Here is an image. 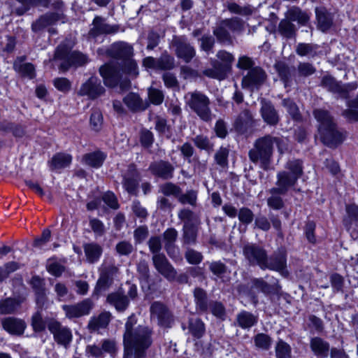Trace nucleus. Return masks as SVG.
I'll return each instance as SVG.
<instances>
[{
  "label": "nucleus",
  "mask_w": 358,
  "mask_h": 358,
  "mask_svg": "<svg viewBox=\"0 0 358 358\" xmlns=\"http://www.w3.org/2000/svg\"><path fill=\"white\" fill-rule=\"evenodd\" d=\"M136 317L132 315L128 317L125 323V331L123 335L124 357L123 358H143L145 351L152 343V329L148 326L138 325Z\"/></svg>",
  "instance_id": "obj_1"
},
{
  "label": "nucleus",
  "mask_w": 358,
  "mask_h": 358,
  "mask_svg": "<svg viewBox=\"0 0 358 358\" xmlns=\"http://www.w3.org/2000/svg\"><path fill=\"white\" fill-rule=\"evenodd\" d=\"M123 73L133 77L138 75L137 63L131 57L123 62L122 68L113 63L105 64L99 68V73L104 84L110 87H114L118 84Z\"/></svg>",
  "instance_id": "obj_2"
},
{
  "label": "nucleus",
  "mask_w": 358,
  "mask_h": 358,
  "mask_svg": "<svg viewBox=\"0 0 358 358\" xmlns=\"http://www.w3.org/2000/svg\"><path fill=\"white\" fill-rule=\"evenodd\" d=\"M275 141H278L277 137L271 135L256 139L253 148L248 152L250 160L259 164L264 170H268L272 161Z\"/></svg>",
  "instance_id": "obj_3"
},
{
  "label": "nucleus",
  "mask_w": 358,
  "mask_h": 358,
  "mask_svg": "<svg viewBox=\"0 0 358 358\" xmlns=\"http://www.w3.org/2000/svg\"><path fill=\"white\" fill-rule=\"evenodd\" d=\"M186 105L195 113L201 120L210 122L213 118L210 108V99L203 93L195 90L189 92L185 96Z\"/></svg>",
  "instance_id": "obj_4"
},
{
  "label": "nucleus",
  "mask_w": 358,
  "mask_h": 358,
  "mask_svg": "<svg viewBox=\"0 0 358 358\" xmlns=\"http://www.w3.org/2000/svg\"><path fill=\"white\" fill-rule=\"evenodd\" d=\"M55 61H60L59 69L66 71L71 66H82L87 63L86 55L77 51H71V48L62 43L57 48L54 56Z\"/></svg>",
  "instance_id": "obj_5"
},
{
  "label": "nucleus",
  "mask_w": 358,
  "mask_h": 358,
  "mask_svg": "<svg viewBox=\"0 0 358 358\" xmlns=\"http://www.w3.org/2000/svg\"><path fill=\"white\" fill-rule=\"evenodd\" d=\"M99 271V277L94 288V292L97 294L107 290L113 285L115 278L119 274L120 270L115 264V260L108 258L103 260Z\"/></svg>",
  "instance_id": "obj_6"
},
{
  "label": "nucleus",
  "mask_w": 358,
  "mask_h": 358,
  "mask_svg": "<svg viewBox=\"0 0 358 358\" xmlns=\"http://www.w3.org/2000/svg\"><path fill=\"white\" fill-rule=\"evenodd\" d=\"M118 352L117 343L113 338L102 339L99 344H91L86 346L85 355L87 357L103 358L105 354L115 358Z\"/></svg>",
  "instance_id": "obj_7"
},
{
  "label": "nucleus",
  "mask_w": 358,
  "mask_h": 358,
  "mask_svg": "<svg viewBox=\"0 0 358 358\" xmlns=\"http://www.w3.org/2000/svg\"><path fill=\"white\" fill-rule=\"evenodd\" d=\"M243 255L250 266H259L264 270L268 254L266 250L255 243H247L243 247Z\"/></svg>",
  "instance_id": "obj_8"
},
{
  "label": "nucleus",
  "mask_w": 358,
  "mask_h": 358,
  "mask_svg": "<svg viewBox=\"0 0 358 358\" xmlns=\"http://www.w3.org/2000/svg\"><path fill=\"white\" fill-rule=\"evenodd\" d=\"M150 319L164 328L171 327L174 319L173 314L163 303L153 302L150 308Z\"/></svg>",
  "instance_id": "obj_9"
},
{
  "label": "nucleus",
  "mask_w": 358,
  "mask_h": 358,
  "mask_svg": "<svg viewBox=\"0 0 358 358\" xmlns=\"http://www.w3.org/2000/svg\"><path fill=\"white\" fill-rule=\"evenodd\" d=\"M48 328L53 335L55 342L67 349L73 339L71 330L59 322L52 320L48 323Z\"/></svg>",
  "instance_id": "obj_10"
},
{
  "label": "nucleus",
  "mask_w": 358,
  "mask_h": 358,
  "mask_svg": "<svg viewBox=\"0 0 358 358\" xmlns=\"http://www.w3.org/2000/svg\"><path fill=\"white\" fill-rule=\"evenodd\" d=\"M94 303L90 299H85L74 304H64L62 306L66 318L73 320L79 318L90 313Z\"/></svg>",
  "instance_id": "obj_11"
},
{
  "label": "nucleus",
  "mask_w": 358,
  "mask_h": 358,
  "mask_svg": "<svg viewBox=\"0 0 358 358\" xmlns=\"http://www.w3.org/2000/svg\"><path fill=\"white\" fill-rule=\"evenodd\" d=\"M318 131L322 143L330 148L337 147L346 137V133L336 129V123L324 129H318Z\"/></svg>",
  "instance_id": "obj_12"
},
{
  "label": "nucleus",
  "mask_w": 358,
  "mask_h": 358,
  "mask_svg": "<svg viewBox=\"0 0 358 358\" xmlns=\"http://www.w3.org/2000/svg\"><path fill=\"white\" fill-rule=\"evenodd\" d=\"M105 91L101 80L97 77L92 76L81 85L77 94L80 96H87L90 99H96L103 95Z\"/></svg>",
  "instance_id": "obj_13"
},
{
  "label": "nucleus",
  "mask_w": 358,
  "mask_h": 358,
  "mask_svg": "<svg viewBox=\"0 0 358 358\" xmlns=\"http://www.w3.org/2000/svg\"><path fill=\"white\" fill-rule=\"evenodd\" d=\"M152 263L155 269L169 281H173L177 277V271L164 255H153Z\"/></svg>",
  "instance_id": "obj_14"
},
{
  "label": "nucleus",
  "mask_w": 358,
  "mask_h": 358,
  "mask_svg": "<svg viewBox=\"0 0 358 358\" xmlns=\"http://www.w3.org/2000/svg\"><path fill=\"white\" fill-rule=\"evenodd\" d=\"M141 177L136 166L129 164L125 172L122 173V184L124 189L130 194H136Z\"/></svg>",
  "instance_id": "obj_15"
},
{
  "label": "nucleus",
  "mask_w": 358,
  "mask_h": 358,
  "mask_svg": "<svg viewBox=\"0 0 358 358\" xmlns=\"http://www.w3.org/2000/svg\"><path fill=\"white\" fill-rule=\"evenodd\" d=\"M266 78V73L261 68L255 67L243 78L242 86L251 91L258 90L264 83Z\"/></svg>",
  "instance_id": "obj_16"
},
{
  "label": "nucleus",
  "mask_w": 358,
  "mask_h": 358,
  "mask_svg": "<svg viewBox=\"0 0 358 358\" xmlns=\"http://www.w3.org/2000/svg\"><path fill=\"white\" fill-rule=\"evenodd\" d=\"M298 179L287 171H280L277 174L276 187L271 188L269 192L271 194H285L296 183Z\"/></svg>",
  "instance_id": "obj_17"
},
{
  "label": "nucleus",
  "mask_w": 358,
  "mask_h": 358,
  "mask_svg": "<svg viewBox=\"0 0 358 358\" xmlns=\"http://www.w3.org/2000/svg\"><path fill=\"white\" fill-rule=\"evenodd\" d=\"M172 45L175 48L176 55L178 58L188 63L195 56L196 51L184 38H173Z\"/></svg>",
  "instance_id": "obj_18"
},
{
  "label": "nucleus",
  "mask_w": 358,
  "mask_h": 358,
  "mask_svg": "<svg viewBox=\"0 0 358 358\" xmlns=\"http://www.w3.org/2000/svg\"><path fill=\"white\" fill-rule=\"evenodd\" d=\"M106 54L111 57L125 61L133 57L134 48L128 43L119 41L113 43L107 49Z\"/></svg>",
  "instance_id": "obj_19"
},
{
  "label": "nucleus",
  "mask_w": 358,
  "mask_h": 358,
  "mask_svg": "<svg viewBox=\"0 0 358 358\" xmlns=\"http://www.w3.org/2000/svg\"><path fill=\"white\" fill-rule=\"evenodd\" d=\"M259 110L261 116L265 123L270 126H275L280 121V116L273 104L265 99L260 101Z\"/></svg>",
  "instance_id": "obj_20"
},
{
  "label": "nucleus",
  "mask_w": 358,
  "mask_h": 358,
  "mask_svg": "<svg viewBox=\"0 0 358 358\" xmlns=\"http://www.w3.org/2000/svg\"><path fill=\"white\" fill-rule=\"evenodd\" d=\"M287 259L286 253L284 250H279L278 252L273 254L266 262L264 269H270L278 271L282 275L287 274L286 271Z\"/></svg>",
  "instance_id": "obj_21"
},
{
  "label": "nucleus",
  "mask_w": 358,
  "mask_h": 358,
  "mask_svg": "<svg viewBox=\"0 0 358 358\" xmlns=\"http://www.w3.org/2000/svg\"><path fill=\"white\" fill-rule=\"evenodd\" d=\"M149 170L154 176L166 180L173 177L174 167L169 162L160 160L151 163Z\"/></svg>",
  "instance_id": "obj_22"
},
{
  "label": "nucleus",
  "mask_w": 358,
  "mask_h": 358,
  "mask_svg": "<svg viewBox=\"0 0 358 358\" xmlns=\"http://www.w3.org/2000/svg\"><path fill=\"white\" fill-rule=\"evenodd\" d=\"M1 326L10 334L16 336L23 334L27 327L24 320L11 317L3 318Z\"/></svg>",
  "instance_id": "obj_23"
},
{
  "label": "nucleus",
  "mask_w": 358,
  "mask_h": 358,
  "mask_svg": "<svg viewBox=\"0 0 358 358\" xmlns=\"http://www.w3.org/2000/svg\"><path fill=\"white\" fill-rule=\"evenodd\" d=\"M106 301L119 312L124 311L129 304V299L127 296L120 290L109 294L107 296Z\"/></svg>",
  "instance_id": "obj_24"
},
{
  "label": "nucleus",
  "mask_w": 358,
  "mask_h": 358,
  "mask_svg": "<svg viewBox=\"0 0 358 358\" xmlns=\"http://www.w3.org/2000/svg\"><path fill=\"white\" fill-rule=\"evenodd\" d=\"M254 123L255 120L252 114L248 110H244L235 120L234 127L238 131L243 133L252 127Z\"/></svg>",
  "instance_id": "obj_25"
},
{
  "label": "nucleus",
  "mask_w": 358,
  "mask_h": 358,
  "mask_svg": "<svg viewBox=\"0 0 358 358\" xmlns=\"http://www.w3.org/2000/svg\"><path fill=\"white\" fill-rule=\"evenodd\" d=\"M60 19L57 13H47L41 16L32 25L34 31H39L49 26L55 24Z\"/></svg>",
  "instance_id": "obj_26"
},
{
  "label": "nucleus",
  "mask_w": 358,
  "mask_h": 358,
  "mask_svg": "<svg viewBox=\"0 0 358 358\" xmlns=\"http://www.w3.org/2000/svg\"><path fill=\"white\" fill-rule=\"evenodd\" d=\"M111 319V314L109 312H102L97 317H93L88 323V329L92 331H98L108 327Z\"/></svg>",
  "instance_id": "obj_27"
},
{
  "label": "nucleus",
  "mask_w": 358,
  "mask_h": 358,
  "mask_svg": "<svg viewBox=\"0 0 358 358\" xmlns=\"http://www.w3.org/2000/svg\"><path fill=\"white\" fill-rule=\"evenodd\" d=\"M93 28L90 31V34L96 36L102 34H111L116 31L113 27L104 23V20L100 16H96L92 22Z\"/></svg>",
  "instance_id": "obj_28"
},
{
  "label": "nucleus",
  "mask_w": 358,
  "mask_h": 358,
  "mask_svg": "<svg viewBox=\"0 0 358 358\" xmlns=\"http://www.w3.org/2000/svg\"><path fill=\"white\" fill-rule=\"evenodd\" d=\"M83 249L87 261L90 264L96 262L102 255L103 249L96 243H89L83 245Z\"/></svg>",
  "instance_id": "obj_29"
},
{
  "label": "nucleus",
  "mask_w": 358,
  "mask_h": 358,
  "mask_svg": "<svg viewBox=\"0 0 358 358\" xmlns=\"http://www.w3.org/2000/svg\"><path fill=\"white\" fill-rule=\"evenodd\" d=\"M71 162V155L59 152L55 155L48 163L52 170H57L68 167Z\"/></svg>",
  "instance_id": "obj_30"
},
{
  "label": "nucleus",
  "mask_w": 358,
  "mask_h": 358,
  "mask_svg": "<svg viewBox=\"0 0 358 358\" xmlns=\"http://www.w3.org/2000/svg\"><path fill=\"white\" fill-rule=\"evenodd\" d=\"M22 301L16 298H6L0 300V314L9 315L14 313L20 307Z\"/></svg>",
  "instance_id": "obj_31"
},
{
  "label": "nucleus",
  "mask_w": 358,
  "mask_h": 358,
  "mask_svg": "<svg viewBox=\"0 0 358 358\" xmlns=\"http://www.w3.org/2000/svg\"><path fill=\"white\" fill-rule=\"evenodd\" d=\"M310 347L316 356L327 357L329 350V344L320 337L310 339Z\"/></svg>",
  "instance_id": "obj_32"
},
{
  "label": "nucleus",
  "mask_w": 358,
  "mask_h": 358,
  "mask_svg": "<svg viewBox=\"0 0 358 358\" xmlns=\"http://www.w3.org/2000/svg\"><path fill=\"white\" fill-rule=\"evenodd\" d=\"M123 101L131 111L143 110L146 108L139 95L134 92L129 93L125 96Z\"/></svg>",
  "instance_id": "obj_33"
},
{
  "label": "nucleus",
  "mask_w": 358,
  "mask_h": 358,
  "mask_svg": "<svg viewBox=\"0 0 358 358\" xmlns=\"http://www.w3.org/2000/svg\"><path fill=\"white\" fill-rule=\"evenodd\" d=\"M105 158L106 155L103 152L96 151L84 155L83 162L90 166L98 168L102 165Z\"/></svg>",
  "instance_id": "obj_34"
},
{
  "label": "nucleus",
  "mask_w": 358,
  "mask_h": 358,
  "mask_svg": "<svg viewBox=\"0 0 358 358\" xmlns=\"http://www.w3.org/2000/svg\"><path fill=\"white\" fill-rule=\"evenodd\" d=\"M285 17L291 22H297L305 24L309 20L306 13L302 11L298 7H292L285 13Z\"/></svg>",
  "instance_id": "obj_35"
},
{
  "label": "nucleus",
  "mask_w": 358,
  "mask_h": 358,
  "mask_svg": "<svg viewBox=\"0 0 358 358\" xmlns=\"http://www.w3.org/2000/svg\"><path fill=\"white\" fill-rule=\"evenodd\" d=\"M203 74L207 77L222 80L226 78L227 67L226 66H222V64L218 62H215L213 68L204 70Z\"/></svg>",
  "instance_id": "obj_36"
},
{
  "label": "nucleus",
  "mask_w": 358,
  "mask_h": 358,
  "mask_svg": "<svg viewBox=\"0 0 358 358\" xmlns=\"http://www.w3.org/2000/svg\"><path fill=\"white\" fill-rule=\"evenodd\" d=\"M236 322L241 328L248 329L257 322V317L251 313L243 310L237 315Z\"/></svg>",
  "instance_id": "obj_37"
},
{
  "label": "nucleus",
  "mask_w": 358,
  "mask_h": 358,
  "mask_svg": "<svg viewBox=\"0 0 358 358\" xmlns=\"http://www.w3.org/2000/svg\"><path fill=\"white\" fill-rule=\"evenodd\" d=\"M313 115L317 121L319 122L318 129H324L330 125H333L335 122L334 118L331 116L329 113L323 109H315L313 111Z\"/></svg>",
  "instance_id": "obj_38"
},
{
  "label": "nucleus",
  "mask_w": 358,
  "mask_h": 358,
  "mask_svg": "<svg viewBox=\"0 0 358 358\" xmlns=\"http://www.w3.org/2000/svg\"><path fill=\"white\" fill-rule=\"evenodd\" d=\"M178 218L183 222V227L198 226L199 218L192 210L183 208L178 212Z\"/></svg>",
  "instance_id": "obj_39"
},
{
  "label": "nucleus",
  "mask_w": 358,
  "mask_h": 358,
  "mask_svg": "<svg viewBox=\"0 0 358 358\" xmlns=\"http://www.w3.org/2000/svg\"><path fill=\"white\" fill-rule=\"evenodd\" d=\"M316 16L318 27L322 31H326L332 25V17L330 13L324 9H316Z\"/></svg>",
  "instance_id": "obj_40"
},
{
  "label": "nucleus",
  "mask_w": 358,
  "mask_h": 358,
  "mask_svg": "<svg viewBox=\"0 0 358 358\" xmlns=\"http://www.w3.org/2000/svg\"><path fill=\"white\" fill-rule=\"evenodd\" d=\"M319 46L317 44L300 43L296 46V52L301 57H314Z\"/></svg>",
  "instance_id": "obj_41"
},
{
  "label": "nucleus",
  "mask_w": 358,
  "mask_h": 358,
  "mask_svg": "<svg viewBox=\"0 0 358 358\" xmlns=\"http://www.w3.org/2000/svg\"><path fill=\"white\" fill-rule=\"evenodd\" d=\"M189 332L196 338H200L205 333V324L199 318H191L189 320Z\"/></svg>",
  "instance_id": "obj_42"
},
{
  "label": "nucleus",
  "mask_w": 358,
  "mask_h": 358,
  "mask_svg": "<svg viewBox=\"0 0 358 358\" xmlns=\"http://www.w3.org/2000/svg\"><path fill=\"white\" fill-rule=\"evenodd\" d=\"M278 30L283 37L292 38L295 36L296 29L295 25L285 17L280 22Z\"/></svg>",
  "instance_id": "obj_43"
},
{
  "label": "nucleus",
  "mask_w": 358,
  "mask_h": 358,
  "mask_svg": "<svg viewBox=\"0 0 358 358\" xmlns=\"http://www.w3.org/2000/svg\"><path fill=\"white\" fill-rule=\"evenodd\" d=\"M274 67L280 77V79L283 81L285 87H287L289 86L292 77V72L289 67L283 62H276Z\"/></svg>",
  "instance_id": "obj_44"
},
{
  "label": "nucleus",
  "mask_w": 358,
  "mask_h": 358,
  "mask_svg": "<svg viewBox=\"0 0 358 358\" xmlns=\"http://www.w3.org/2000/svg\"><path fill=\"white\" fill-rule=\"evenodd\" d=\"M252 287L259 289L264 294H269L273 290H275L279 287L278 284L276 282H273L272 284H268L262 278H254L252 280Z\"/></svg>",
  "instance_id": "obj_45"
},
{
  "label": "nucleus",
  "mask_w": 358,
  "mask_h": 358,
  "mask_svg": "<svg viewBox=\"0 0 358 358\" xmlns=\"http://www.w3.org/2000/svg\"><path fill=\"white\" fill-rule=\"evenodd\" d=\"M227 10L234 14H238L243 16L250 15L253 12V9L250 5L241 6L235 2H228L226 4Z\"/></svg>",
  "instance_id": "obj_46"
},
{
  "label": "nucleus",
  "mask_w": 358,
  "mask_h": 358,
  "mask_svg": "<svg viewBox=\"0 0 358 358\" xmlns=\"http://www.w3.org/2000/svg\"><path fill=\"white\" fill-rule=\"evenodd\" d=\"M182 240L185 244L194 245L196 242L198 226L183 227Z\"/></svg>",
  "instance_id": "obj_47"
},
{
  "label": "nucleus",
  "mask_w": 358,
  "mask_h": 358,
  "mask_svg": "<svg viewBox=\"0 0 358 358\" xmlns=\"http://www.w3.org/2000/svg\"><path fill=\"white\" fill-rule=\"evenodd\" d=\"M20 268V264L14 261L5 263L0 266V282L8 278L9 275Z\"/></svg>",
  "instance_id": "obj_48"
},
{
  "label": "nucleus",
  "mask_w": 358,
  "mask_h": 358,
  "mask_svg": "<svg viewBox=\"0 0 358 358\" xmlns=\"http://www.w3.org/2000/svg\"><path fill=\"white\" fill-rule=\"evenodd\" d=\"M321 85L327 88L329 91L336 94H339V92L342 90L341 83L338 82L331 76H324L321 81Z\"/></svg>",
  "instance_id": "obj_49"
},
{
  "label": "nucleus",
  "mask_w": 358,
  "mask_h": 358,
  "mask_svg": "<svg viewBox=\"0 0 358 358\" xmlns=\"http://www.w3.org/2000/svg\"><path fill=\"white\" fill-rule=\"evenodd\" d=\"M22 60L15 61L13 67L15 71L21 73L23 76L32 78L35 76V69L30 63H22Z\"/></svg>",
  "instance_id": "obj_50"
},
{
  "label": "nucleus",
  "mask_w": 358,
  "mask_h": 358,
  "mask_svg": "<svg viewBox=\"0 0 358 358\" xmlns=\"http://www.w3.org/2000/svg\"><path fill=\"white\" fill-rule=\"evenodd\" d=\"M194 301L198 309L206 311L208 308L207 294L201 288H196L194 291Z\"/></svg>",
  "instance_id": "obj_51"
},
{
  "label": "nucleus",
  "mask_w": 358,
  "mask_h": 358,
  "mask_svg": "<svg viewBox=\"0 0 358 358\" xmlns=\"http://www.w3.org/2000/svg\"><path fill=\"white\" fill-rule=\"evenodd\" d=\"M255 345L261 350H268L270 349L272 344L271 338L265 334L259 333L254 337Z\"/></svg>",
  "instance_id": "obj_52"
},
{
  "label": "nucleus",
  "mask_w": 358,
  "mask_h": 358,
  "mask_svg": "<svg viewBox=\"0 0 358 358\" xmlns=\"http://www.w3.org/2000/svg\"><path fill=\"white\" fill-rule=\"evenodd\" d=\"M222 22L223 25L232 32H240L243 30L244 22L238 17L225 19Z\"/></svg>",
  "instance_id": "obj_53"
},
{
  "label": "nucleus",
  "mask_w": 358,
  "mask_h": 358,
  "mask_svg": "<svg viewBox=\"0 0 358 358\" xmlns=\"http://www.w3.org/2000/svg\"><path fill=\"white\" fill-rule=\"evenodd\" d=\"M285 169L290 175L299 178L303 174L302 162L299 159L289 160L285 164Z\"/></svg>",
  "instance_id": "obj_54"
},
{
  "label": "nucleus",
  "mask_w": 358,
  "mask_h": 358,
  "mask_svg": "<svg viewBox=\"0 0 358 358\" xmlns=\"http://www.w3.org/2000/svg\"><path fill=\"white\" fill-rule=\"evenodd\" d=\"M291 350L289 344L282 340L278 341L275 348L276 358H291Z\"/></svg>",
  "instance_id": "obj_55"
},
{
  "label": "nucleus",
  "mask_w": 358,
  "mask_h": 358,
  "mask_svg": "<svg viewBox=\"0 0 358 358\" xmlns=\"http://www.w3.org/2000/svg\"><path fill=\"white\" fill-rule=\"evenodd\" d=\"M158 69L170 70L175 66V60L173 57L166 52L163 53L162 56L157 59Z\"/></svg>",
  "instance_id": "obj_56"
},
{
  "label": "nucleus",
  "mask_w": 358,
  "mask_h": 358,
  "mask_svg": "<svg viewBox=\"0 0 358 358\" xmlns=\"http://www.w3.org/2000/svg\"><path fill=\"white\" fill-rule=\"evenodd\" d=\"M227 29L228 28L223 25V22L222 20L219 23L217 27L213 30V34L218 41L224 43L229 42L231 41V36Z\"/></svg>",
  "instance_id": "obj_57"
},
{
  "label": "nucleus",
  "mask_w": 358,
  "mask_h": 358,
  "mask_svg": "<svg viewBox=\"0 0 358 358\" xmlns=\"http://www.w3.org/2000/svg\"><path fill=\"white\" fill-rule=\"evenodd\" d=\"M282 106L286 108L287 111L292 116V117L298 121L301 120V114L296 104L289 99L282 100Z\"/></svg>",
  "instance_id": "obj_58"
},
{
  "label": "nucleus",
  "mask_w": 358,
  "mask_h": 358,
  "mask_svg": "<svg viewBox=\"0 0 358 358\" xmlns=\"http://www.w3.org/2000/svg\"><path fill=\"white\" fill-rule=\"evenodd\" d=\"M194 145L199 149L206 151H211L213 148V144L210 143L207 136L203 135L196 136L193 139Z\"/></svg>",
  "instance_id": "obj_59"
},
{
  "label": "nucleus",
  "mask_w": 358,
  "mask_h": 358,
  "mask_svg": "<svg viewBox=\"0 0 358 358\" xmlns=\"http://www.w3.org/2000/svg\"><path fill=\"white\" fill-rule=\"evenodd\" d=\"M115 250L121 256H129L134 251V246L129 241H122L116 244Z\"/></svg>",
  "instance_id": "obj_60"
},
{
  "label": "nucleus",
  "mask_w": 358,
  "mask_h": 358,
  "mask_svg": "<svg viewBox=\"0 0 358 358\" xmlns=\"http://www.w3.org/2000/svg\"><path fill=\"white\" fill-rule=\"evenodd\" d=\"M178 201L182 204H189L190 206H196L197 194L194 190L187 191L185 194H179Z\"/></svg>",
  "instance_id": "obj_61"
},
{
  "label": "nucleus",
  "mask_w": 358,
  "mask_h": 358,
  "mask_svg": "<svg viewBox=\"0 0 358 358\" xmlns=\"http://www.w3.org/2000/svg\"><path fill=\"white\" fill-rule=\"evenodd\" d=\"M148 245L150 251L153 254V255H163L162 253H160L162 244L161 238L159 236H155L150 237L148 241Z\"/></svg>",
  "instance_id": "obj_62"
},
{
  "label": "nucleus",
  "mask_w": 358,
  "mask_h": 358,
  "mask_svg": "<svg viewBox=\"0 0 358 358\" xmlns=\"http://www.w3.org/2000/svg\"><path fill=\"white\" fill-rule=\"evenodd\" d=\"M229 150L225 148H220L215 155L216 163L221 167H226L228 164Z\"/></svg>",
  "instance_id": "obj_63"
},
{
  "label": "nucleus",
  "mask_w": 358,
  "mask_h": 358,
  "mask_svg": "<svg viewBox=\"0 0 358 358\" xmlns=\"http://www.w3.org/2000/svg\"><path fill=\"white\" fill-rule=\"evenodd\" d=\"M160 190L162 193L166 196H178V195L181 193V189L171 182H167L160 187Z\"/></svg>",
  "instance_id": "obj_64"
}]
</instances>
